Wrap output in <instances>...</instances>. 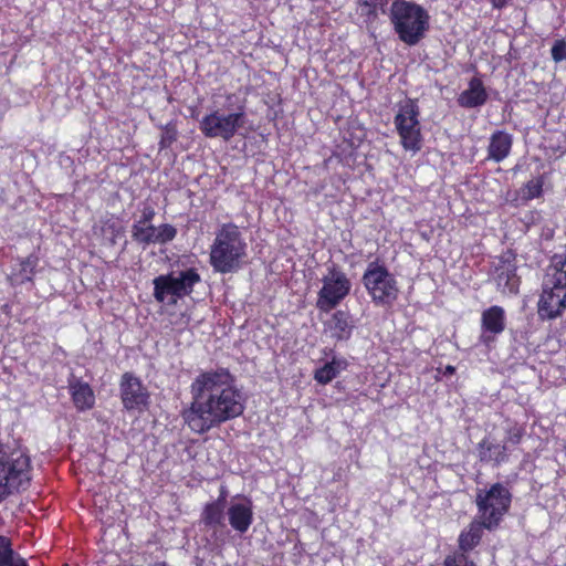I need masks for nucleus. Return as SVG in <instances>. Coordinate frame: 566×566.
I'll return each mask as SVG.
<instances>
[{
  "label": "nucleus",
  "mask_w": 566,
  "mask_h": 566,
  "mask_svg": "<svg viewBox=\"0 0 566 566\" xmlns=\"http://www.w3.org/2000/svg\"><path fill=\"white\" fill-rule=\"evenodd\" d=\"M443 566H476L475 562L470 558L469 553L454 549L443 559Z\"/></svg>",
  "instance_id": "nucleus-28"
},
{
  "label": "nucleus",
  "mask_w": 566,
  "mask_h": 566,
  "mask_svg": "<svg viewBox=\"0 0 566 566\" xmlns=\"http://www.w3.org/2000/svg\"><path fill=\"white\" fill-rule=\"evenodd\" d=\"M0 566H29L28 562L12 548L9 537L0 535Z\"/></svg>",
  "instance_id": "nucleus-24"
},
{
  "label": "nucleus",
  "mask_w": 566,
  "mask_h": 566,
  "mask_svg": "<svg viewBox=\"0 0 566 566\" xmlns=\"http://www.w3.org/2000/svg\"><path fill=\"white\" fill-rule=\"evenodd\" d=\"M119 394L126 411L143 413L149 408L150 394L142 380L133 373L126 371L119 380Z\"/></svg>",
  "instance_id": "nucleus-13"
},
{
  "label": "nucleus",
  "mask_w": 566,
  "mask_h": 566,
  "mask_svg": "<svg viewBox=\"0 0 566 566\" xmlns=\"http://www.w3.org/2000/svg\"><path fill=\"white\" fill-rule=\"evenodd\" d=\"M69 388L72 401L78 411H86L94 407L95 395L87 382L77 380L70 384Z\"/></svg>",
  "instance_id": "nucleus-22"
},
{
  "label": "nucleus",
  "mask_w": 566,
  "mask_h": 566,
  "mask_svg": "<svg viewBox=\"0 0 566 566\" xmlns=\"http://www.w3.org/2000/svg\"><path fill=\"white\" fill-rule=\"evenodd\" d=\"M322 282L323 286L317 294L316 307L321 312L328 313L338 306L350 293L352 282L346 273L338 270L335 265L328 269V273L323 277Z\"/></svg>",
  "instance_id": "nucleus-12"
},
{
  "label": "nucleus",
  "mask_w": 566,
  "mask_h": 566,
  "mask_svg": "<svg viewBox=\"0 0 566 566\" xmlns=\"http://www.w3.org/2000/svg\"><path fill=\"white\" fill-rule=\"evenodd\" d=\"M104 231L111 232L112 238V244H115L116 238L123 232V228L119 226V223L113 219H108L104 222Z\"/></svg>",
  "instance_id": "nucleus-31"
},
{
  "label": "nucleus",
  "mask_w": 566,
  "mask_h": 566,
  "mask_svg": "<svg viewBox=\"0 0 566 566\" xmlns=\"http://www.w3.org/2000/svg\"><path fill=\"white\" fill-rule=\"evenodd\" d=\"M566 310V270L555 271L544 282L537 303V314L543 321L560 317Z\"/></svg>",
  "instance_id": "nucleus-10"
},
{
  "label": "nucleus",
  "mask_w": 566,
  "mask_h": 566,
  "mask_svg": "<svg viewBox=\"0 0 566 566\" xmlns=\"http://www.w3.org/2000/svg\"><path fill=\"white\" fill-rule=\"evenodd\" d=\"M505 436L502 442L490 437H484L478 443V457L480 462L490 463L493 467H501L510 461L513 452L512 447L518 446L526 434L525 427L516 421L510 422L504 430Z\"/></svg>",
  "instance_id": "nucleus-8"
},
{
  "label": "nucleus",
  "mask_w": 566,
  "mask_h": 566,
  "mask_svg": "<svg viewBox=\"0 0 566 566\" xmlns=\"http://www.w3.org/2000/svg\"><path fill=\"white\" fill-rule=\"evenodd\" d=\"M244 107L240 106L238 112L222 114L213 111L205 115L199 122V129L206 138H221L224 142L231 140L239 128L244 124Z\"/></svg>",
  "instance_id": "nucleus-11"
},
{
  "label": "nucleus",
  "mask_w": 566,
  "mask_h": 566,
  "mask_svg": "<svg viewBox=\"0 0 566 566\" xmlns=\"http://www.w3.org/2000/svg\"><path fill=\"white\" fill-rule=\"evenodd\" d=\"M191 117H192V118H195V119H197V118H198V112H197V109H196V108H192V109H191Z\"/></svg>",
  "instance_id": "nucleus-37"
},
{
  "label": "nucleus",
  "mask_w": 566,
  "mask_h": 566,
  "mask_svg": "<svg viewBox=\"0 0 566 566\" xmlns=\"http://www.w3.org/2000/svg\"><path fill=\"white\" fill-rule=\"evenodd\" d=\"M229 523L239 533H245L253 522L251 501L248 503H234L228 509Z\"/></svg>",
  "instance_id": "nucleus-20"
},
{
  "label": "nucleus",
  "mask_w": 566,
  "mask_h": 566,
  "mask_svg": "<svg viewBox=\"0 0 566 566\" xmlns=\"http://www.w3.org/2000/svg\"><path fill=\"white\" fill-rule=\"evenodd\" d=\"M130 232L133 241L144 249L151 244L165 245L175 240L178 233L177 228L170 223H160L157 227L153 223H133Z\"/></svg>",
  "instance_id": "nucleus-14"
},
{
  "label": "nucleus",
  "mask_w": 566,
  "mask_h": 566,
  "mask_svg": "<svg viewBox=\"0 0 566 566\" xmlns=\"http://www.w3.org/2000/svg\"><path fill=\"white\" fill-rule=\"evenodd\" d=\"M454 373H455V367L454 366L448 365L446 367V371H444L446 375H453Z\"/></svg>",
  "instance_id": "nucleus-36"
},
{
  "label": "nucleus",
  "mask_w": 566,
  "mask_h": 566,
  "mask_svg": "<svg viewBox=\"0 0 566 566\" xmlns=\"http://www.w3.org/2000/svg\"><path fill=\"white\" fill-rule=\"evenodd\" d=\"M160 566H167V564L166 563H161Z\"/></svg>",
  "instance_id": "nucleus-39"
},
{
  "label": "nucleus",
  "mask_w": 566,
  "mask_h": 566,
  "mask_svg": "<svg viewBox=\"0 0 566 566\" xmlns=\"http://www.w3.org/2000/svg\"><path fill=\"white\" fill-rule=\"evenodd\" d=\"M200 281L201 276L196 268L180 271L178 275L175 272L160 274L153 280L154 297L159 303L176 305L179 300L189 296Z\"/></svg>",
  "instance_id": "nucleus-6"
},
{
  "label": "nucleus",
  "mask_w": 566,
  "mask_h": 566,
  "mask_svg": "<svg viewBox=\"0 0 566 566\" xmlns=\"http://www.w3.org/2000/svg\"><path fill=\"white\" fill-rule=\"evenodd\" d=\"M545 179L546 176L543 174L525 182L521 189L522 199L527 202L541 198L544 192Z\"/></svg>",
  "instance_id": "nucleus-25"
},
{
  "label": "nucleus",
  "mask_w": 566,
  "mask_h": 566,
  "mask_svg": "<svg viewBox=\"0 0 566 566\" xmlns=\"http://www.w3.org/2000/svg\"><path fill=\"white\" fill-rule=\"evenodd\" d=\"M31 460L20 452L0 449V503L11 493L24 491L31 481Z\"/></svg>",
  "instance_id": "nucleus-5"
},
{
  "label": "nucleus",
  "mask_w": 566,
  "mask_h": 566,
  "mask_svg": "<svg viewBox=\"0 0 566 566\" xmlns=\"http://www.w3.org/2000/svg\"><path fill=\"white\" fill-rule=\"evenodd\" d=\"M503 275H504V272H501V273L499 274V280H500V281L502 280Z\"/></svg>",
  "instance_id": "nucleus-38"
},
{
  "label": "nucleus",
  "mask_w": 566,
  "mask_h": 566,
  "mask_svg": "<svg viewBox=\"0 0 566 566\" xmlns=\"http://www.w3.org/2000/svg\"><path fill=\"white\" fill-rule=\"evenodd\" d=\"M248 256V243L233 223L221 224L210 245L209 263L216 273L228 274L238 272Z\"/></svg>",
  "instance_id": "nucleus-2"
},
{
  "label": "nucleus",
  "mask_w": 566,
  "mask_h": 566,
  "mask_svg": "<svg viewBox=\"0 0 566 566\" xmlns=\"http://www.w3.org/2000/svg\"><path fill=\"white\" fill-rule=\"evenodd\" d=\"M505 275H506V285L509 286L510 292H516L517 287L515 286V284L514 283L511 284V281L513 279H515V276H516L515 269L514 268L507 269Z\"/></svg>",
  "instance_id": "nucleus-33"
},
{
  "label": "nucleus",
  "mask_w": 566,
  "mask_h": 566,
  "mask_svg": "<svg viewBox=\"0 0 566 566\" xmlns=\"http://www.w3.org/2000/svg\"><path fill=\"white\" fill-rule=\"evenodd\" d=\"M505 327L506 314L502 306L492 305L485 308L481 314V343L490 345L497 335L505 331Z\"/></svg>",
  "instance_id": "nucleus-15"
},
{
  "label": "nucleus",
  "mask_w": 566,
  "mask_h": 566,
  "mask_svg": "<svg viewBox=\"0 0 566 566\" xmlns=\"http://www.w3.org/2000/svg\"><path fill=\"white\" fill-rule=\"evenodd\" d=\"M558 271H566V255L563 260L558 262V265L556 266Z\"/></svg>",
  "instance_id": "nucleus-35"
},
{
  "label": "nucleus",
  "mask_w": 566,
  "mask_h": 566,
  "mask_svg": "<svg viewBox=\"0 0 566 566\" xmlns=\"http://www.w3.org/2000/svg\"><path fill=\"white\" fill-rule=\"evenodd\" d=\"M331 337L336 342H347L355 329V321L348 311L336 310L325 324Z\"/></svg>",
  "instance_id": "nucleus-16"
},
{
  "label": "nucleus",
  "mask_w": 566,
  "mask_h": 566,
  "mask_svg": "<svg viewBox=\"0 0 566 566\" xmlns=\"http://www.w3.org/2000/svg\"><path fill=\"white\" fill-rule=\"evenodd\" d=\"M512 147V134L497 129L490 136L486 159L493 160L494 163H501L510 156Z\"/></svg>",
  "instance_id": "nucleus-18"
},
{
  "label": "nucleus",
  "mask_w": 566,
  "mask_h": 566,
  "mask_svg": "<svg viewBox=\"0 0 566 566\" xmlns=\"http://www.w3.org/2000/svg\"><path fill=\"white\" fill-rule=\"evenodd\" d=\"M475 503L479 518L485 522L488 531H494L510 511L512 493L505 485L496 482L488 490H480Z\"/></svg>",
  "instance_id": "nucleus-7"
},
{
  "label": "nucleus",
  "mask_w": 566,
  "mask_h": 566,
  "mask_svg": "<svg viewBox=\"0 0 566 566\" xmlns=\"http://www.w3.org/2000/svg\"><path fill=\"white\" fill-rule=\"evenodd\" d=\"M190 395L191 402L181 411V417L198 434L240 417L245 408L234 376L224 367L198 374L190 385Z\"/></svg>",
  "instance_id": "nucleus-1"
},
{
  "label": "nucleus",
  "mask_w": 566,
  "mask_h": 566,
  "mask_svg": "<svg viewBox=\"0 0 566 566\" xmlns=\"http://www.w3.org/2000/svg\"><path fill=\"white\" fill-rule=\"evenodd\" d=\"M139 211H140V216L138 219H136L134 221V223H139L143 226L147 224V223H153L157 213H156L155 208L151 205H149L147 202L143 203V207L140 208Z\"/></svg>",
  "instance_id": "nucleus-29"
},
{
  "label": "nucleus",
  "mask_w": 566,
  "mask_h": 566,
  "mask_svg": "<svg viewBox=\"0 0 566 566\" xmlns=\"http://www.w3.org/2000/svg\"><path fill=\"white\" fill-rule=\"evenodd\" d=\"M485 522L481 518L473 520L461 531L458 537V549L465 553L473 551L482 541L483 531L486 530Z\"/></svg>",
  "instance_id": "nucleus-21"
},
{
  "label": "nucleus",
  "mask_w": 566,
  "mask_h": 566,
  "mask_svg": "<svg viewBox=\"0 0 566 566\" xmlns=\"http://www.w3.org/2000/svg\"><path fill=\"white\" fill-rule=\"evenodd\" d=\"M552 59L555 62H562L566 59V42L565 40H556L551 50Z\"/></svg>",
  "instance_id": "nucleus-30"
},
{
  "label": "nucleus",
  "mask_w": 566,
  "mask_h": 566,
  "mask_svg": "<svg viewBox=\"0 0 566 566\" xmlns=\"http://www.w3.org/2000/svg\"><path fill=\"white\" fill-rule=\"evenodd\" d=\"M489 98L483 81L474 76L469 81L468 88L460 93L458 104L463 108H475L484 105Z\"/></svg>",
  "instance_id": "nucleus-17"
},
{
  "label": "nucleus",
  "mask_w": 566,
  "mask_h": 566,
  "mask_svg": "<svg viewBox=\"0 0 566 566\" xmlns=\"http://www.w3.org/2000/svg\"><path fill=\"white\" fill-rule=\"evenodd\" d=\"M361 283L376 306L391 307L399 298V283L395 274L379 259L367 264Z\"/></svg>",
  "instance_id": "nucleus-4"
},
{
  "label": "nucleus",
  "mask_w": 566,
  "mask_h": 566,
  "mask_svg": "<svg viewBox=\"0 0 566 566\" xmlns=\"http://www.w3.org/2000/svg\"><path fill=\"white\" fill-rule=\"evenodd\" d=\"M387 3L388 0H360L359 7L361 9V14L369 21H374L378 18L379 10L385 12Z\"/></svg>",
  "instance_id": "nucleus-27"
},
{
  "label": "nucleus",
  "mask_w": 566,
  "mask_h": 566,
  "mask_svg": "<svg viewBox=\"0 0 566 566\" xmlns=\"http://www.w3.org/2000/svg\"><path fill=\"white\" fill-rule=\"evenodd\" d=\"M177 138V134L175 130H167L161 139H160V148H166V147H169Z\"/></svg>",
  "instance_id": "nucleus-32"
},
{
  "label": "nucleus",
  "mask_w": 566,
  "mask_h": 566,
  "mask_svg": "<svg viewBox=\"0 0 566 566\" xmlns=\"http://www.w3.org/2000/svg\"><path fill=\"white\" fill-rule=\"evenodd\" d=\"M420 109L416 99L407 98L399 104L394 117L395 128L400 138V145L406 151L416 154L422 148Z\"/></svg>",
  "instance_id": "nucleus-9"
},
{
  "label": "nucleus",
  "mask_w": 566,
  "mask_h": 566,
  "mask_svg": "<svg viewBox=\"0 0 566 566\" xmlns=\"http://www.w3.org/2000/svg\"><path fill=\"white\" fill-rule=\"evenodd\" d=\"M389 19L398 39L409 46L417 45L430 28L428 11L411 0H394Z\"/></svg>",
  "instance_id": "nucleus-3"
},
{
  "label": "nucleus",
  "mask_w": 566,
  "mask_h": 566,
  "mask_svg": "<svg viewBox=\"0 0 566 566\" xmlns=\"http://www.w3.org/2000/svg\"><path fill=\"white\" fill-rule=\"evenodd\" d=\"M345 368L346 361L334 357L331 361H327L322 367L315 369L314 379L319 385H327L338 376L340 370Z\"/></svg>",
  "instance_id": "nucleus-23"
},
{
  "label": "nucleus",
  "mask_w": 566,
  "mask_h": 566,
  "mask_svg": "<svg viewBox=\"0 0 566 566\" xmlns=\"http://www.w3.org/2000/svg\"><path fill=\"white\" fill-rule=\"evenodd\" d=\"M38 265V258L35 255H29L22 260H20L19 263V272L17 273L19 277V282L21 284L31 282L34 274H35V268Z\"/></svg>",
  "instance_id": "nucleus-26"
},
{
  "label": "nucleus",
  "mask_w": 566,
  "mask_h": 566,
  "mask_svg": "<svg viewBox=\"0 0 566 566\" xmlns=\"http://www.w3.org/2000/svg\"><path fill=\"white\" fill-rule=\"evenodd\" d=\"M227 491L221 488L220 495L217 500L207 503L201 512L200 521L208 528H217L223 526Z\"/></svg>",
  "instance_id": "nucleus-19"
},
{
  "label": "nucleus",
  "mask_w": 566,
  "mask_h": 566,
  "mask_svg": "<svg viewBox=\"0 0 566 566\" xmlns=\"http://www.w3.org/2000/svg\"><path fill=\"white\" fill-rule=\"evenodd\" d=\"M494 9H503L509 6L512 0H488Z\"/></svg>",
  "instance_id": "nucleus-34"
}]
</instances>
